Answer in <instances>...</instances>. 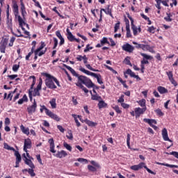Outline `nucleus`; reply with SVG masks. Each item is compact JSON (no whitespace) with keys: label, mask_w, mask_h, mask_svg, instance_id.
Masks as SVG:
<instances>
[{"label":"nucleus","mask_w":178,"mask_h":178,"mask_svg":"<svg viewBox=\"0 0 178 178\" xmlns=\"http://www.w3.org/2000/svg\"><path fill=\"white\" fill-rule=\"evenodd\" d=\"M64 66L72 73L73 76L77 77L79 81H81V83H83L86 87L88 88H93L94 90H99V86H97L94 83H92V81H91L90 78L86 76L79 75L73 68H72V67L69 65H64Z\"/></svg>","instance_id":"f257e3e1"},{"label":"nucleus","mask_w":178,"mask_h":178,"mask_svg":"<svg viewBox=\"0 0 178 178\" xmlns=\"http://www.w3.org/2000/svg\"><path fill=\"white\" fill-rule=\"evenodd\" d=\"M13 12H14V15L15 17H17L18 23L19 24V27H21L22 31H24V26H26L28 29H30L29 26V24L24 22V20H23V18L20 15H19V6H17V3L16 1H13Z\"/></svg>","instance_id":"f03ea898"},{"label":"nucleus","mask_w":178,"mask_h":178,"mask_svg":"<svg viewBox=\"0 0 178 178\" xmlns=\"http://www.w3.org/2000/svg\"><path fill=\"white\" fill-rule=\"evenodd\" d=\"M42 76L47 77L45 79V85L47 88H50V90H55L57 88L56 85L54 83V76L47 72L42 73Z\"/></svg>","instance_id":"7ed1b4c3"},{"label":"nucleus","mask_w":178,"mask_h":178,"mask_svg":"<svg viewBox=\"0 0 178 178\" xmlns=\"http://www.w3.org/2000/svg\"><path fill=\"white\" fill-rule=\"evenodd\" d=\"M79 70L80 72H82V73H85V74H87L88 76H92V77H95V79H97V83H99V84H104V81H102V79H101V74H97L94 72H91L87 70H85L83 67H80Z\"/></svg>","instance_id":"20e7f679"},{"label":"nucleus","mask_w":178,"mask_h":178,"mask_svg":"<svg viewBox=\"0 0 178 178\" xmlns=\"http://www.w3.org/2000/svg\"><path fill=\"white\" fill-rule=\"evenodd\" d=\"M143 168L146 169L148 173H150L151 175H156V173L154 171L151 170L149 168H148V167H147V165L144 162H141L138 165H132L130 167V169H131V170L137 171L140 170V169H143Z\"/></svg>","instance_id":"39448f33"},{"label":"nucleus","mask_w":178,"mask_h":178,"mask_svg":"<svg viewBox=\"0 0 178 178\" xmlns=\"http://www.w3.org/2000/svg\"><path fill=\"white\" fill-rule=\"evenodd\" d=\"M128 18L129 20H131V27L134 35H138V33H141V26H138V28L136 25H134V19H133V17H130V15H128Z\"/></svg>","instance_id":"423d86ee"},{"label":"nucleus","mask_w":178,"mask_h":178,"mask_svg":"<svg viewBox=\"0 0 178 178\" xmlns=\"http://www.w3.org/2000/svg\"><path fill=\"white\" fill-rule=\"evenodd\" d=\"M8 42H9V39L3 37L0 42V52L1 54H5V51H6V47L8 46Z\"/></svg>","instance_id":"0eeeda50"},{"label":"nucleus","mask_w":178,"mask_h":178,"mask_svg":"<svg viewBox=\"0 0 178 178\" xmlns=\"http://www.w3.org/2000/svg\"><path fill=\"white\" fill-rule=\"evenodd\" d=\"M42 88V79H39V83L36 87L33 90V97H41V93H40V91H41V89Z\"/></svg>","instance_id":"6e6552de"},{"label":"nucleus","mask_w":178,"mask_h":178,"mask_svg":"<svg viewBox=\"0 0 178 178\" xmlns=\"http://www.w3.org/2000/svg\"><path fill=\"white\" fill-rule=\"evenodd\" d=\"M140 55H141V56H143L144 58L143 60H142L140 61V65H142L143 66H144V65H149V61H148V60H151L154 58L152 56L147 55L144 53H140Z\"/></svg>","instance_id":"1a4fd4ad"},{"label":"nucleus","mask_w":178,"mask_h":178,"mask_svg":"<svg viewBox=\"0 0 178 178\" xmlns=\"http://www.w3.org/2000/svg\"><path fill=\"white\" fill-rule=\"evenodd\" d=\"M143 122H145V123H147L148 124H149V126L152 127V129H154V130H158V127L154 125V124H156V120H152V119L144 118Z\"/></svg>","instance_id":"9d476101"},{"label":"nucleus","mask_w":178,"mask_h":178,"mask_svg":"<svg viewBox=\"0 0 178 178\" xmlns=\"http://www.w3.org/2000/svg\"><path fill=\"white\" fill-rule=\"evenodd\" d=\"M122 51H125V52L131 54L134 51V47L129 43H126L122 47Z\"/></svg>","instance_id":"9b49d317"},{"label":"nucleus","mask_w":178,"mask_h":178,"mask_svg":"<svg viewBox=\"0 0 178 178\" xmlns=\"http://www.w3.org/2000/svg\"><path fill=\"white\" fill-rule=\"evenodd\" d=\"M31 139L26 138L24 140V152H28L27 149H30L31 148Z\"/></svg>","instance_id":"f8f14e48"},{"label":"nucleus","mask_w":178,"mask_h":178,"mask_svg":"<svg viewBox=\"0 0 178 178\" xmlns=\"http://www.w3.org/2000/svg\"><path fill=\"white\" fill-rule=\"evenodd\" d=\"M35 109H37V102H35V99H34L33 105L29 106L27 108L28 113H29V115H32V113L35 112Z\"/></svg>","instance_id":"ddd939ff"},{"label":"nucleus","mask_w":178,"mask_h":178,"mask_svg":"<svg viewBox=\"0 0 178 178\" xmlns=\"http://www.w3.org/2000/svg\"><path fill=\"white\" fill-rule=\"evenodd\" d=\"M147 111V108H135V115H136V118H140V116H141V115H143L144 113V112H145Z\"/></svg>","instance_id":"4468645a"},{"label":"nucleus","mask_w":178,"mask_h":178,"mask_svg":"<svg viewBox=\"0 0 178 178\" xmlns=\"http://www.w3.org/2000/svg\"><path fill=\"white\" fill-rule=\"evenodd\" d=\"M47 113H48L47 116L51 118V119H53V120H56V122L60 121V118H59V116H58V115L54 113L52 111L47 110Z\"/></svg>","instance_id":"2eb2a0df"},{"label":"nucleus","mask_w":178,"mask_h":178,"mask_svg":"<svg viewBox=\"0 0 178 178\" xmlns=\"http://www.w3.org/2000/svg\"><path fill=\"white\" fill-rule=\"evenodd\" d=\"M162 137L164 141H169L170 143H172V140L169 138V136L168 135V129H166V128H163L162 129Z\"/></svg>","instance_id":"dca6fc26"},{"label":"nucleus","mask_w":178,"mask_h":178,"mask_svg":"<svg viewBox=\"0 0 178 178\" xmlns=\"http://www.w3.org/2000/svg\"><path fill=\"white\" fill-rule=\"evenodd\" d=\"M126 73L127 74H129L131 77L136 79L137 81H140V80H141V78H140L138 75H136V73L133 72L130 69L127 70Z\"/></svg>","instance_id":"f3484780"},{"label":"nucleus","mask_w":178,"mask_h":178,"mask_svg":"<svg viewBox=\"0 0 178 178\" xmlns=\"http://www.w3.org/2000/svg\"><path fill=\"white\" fill-rule=\"evenodd\" d=\"M48 143L50 145V152H51L52 154H55L56 151L55 150V141L54 140V138L49 139Z\"/></svg>","instance_id":"a211bd4d"},{"label":"nucleus","mask_w":178,"mask_h":178,"mask_svg":"<svg viewBox=\"0 0 178 178\" xmlns=\"http://www.w3.org/2000/svg\"><path fill=\"white\" fill-rule=\"evenodd\" d=\"M47 48H45L44 50H42L40 52L36 51L35 50L34 51V54L35 56L33 58L34 60H37V59H38V56H42V55H45V54L47 53Z\"/></svg>","instance_id":"6ab92c4d"},{"label":"nucleus","mask_w":178,"mask_h":178,"mask_svg":"<svg viewBox=\"0 0 178 178\" xmlns=\"http://www.w3.org/2000/svg\"><path fill=\"white\" fill-rule=\"evenodd\" d=\"M104 12V13H106V15H109V16H111V17H112V19H113V15L112 14V8H111V6H108L106 10L102 8L100 12Z\"/></svg>","instance_id":"aec40b11"},{"label":"nucleus","mask_w":178,"mask_h":178,"mask_svg":"<svg viewBox=\"0 0 178 178\" xmlns=\"http://www.w3.org/2000/svg\"><path fill=\"white\" fill-rule=\"evenodd\" d=\"M20 3L22 16L24 18L26 15H27V12L26 11V6H24V3H23V0H20Z\"/></svg>","instance_id":"412c9836"},{"label":"nucleus","mask_w":178,"mask_h":178,"mask_svg":"<svg viewBox=\"0 0 178 178\" xmlns=\"http://www.w3.org/2000/svg\"><path fill=\"white\" fill-rule=\"evenodd\" d=\"M56 158H65L67 156V152L65 150L58 151L56 154Z\"/></svg>","instance_id":"4be33fe9"},{"label":"nucleus","mask_w":178,"mask_h":178,"mask_svg":"<svg viewBox=\"0 0 178 178\" xmlns=\"http://www.w3.org/2000/svg\"><path fill=\"white\" fill-rule=\"evenodd\" d=\"M24 161L25 162V164L27 165L28 166H29V168H31V169H35V165H34V163H33L31 159H24Z\"/></svg>","instance_id":"5701e85b"},{"label":"nucleus","mask_w":178,"mask_h":178,"mask_svg":"<svg viewBox=\"0 0 178 178\" xmlns=\"http://www.w3.org/2000/svg\"><path fill=\"white\" fill-rule=\"evenodd\" d=\"M75 84H76V87H79V88L83 90V91L85 92L86 94H88V89H87V88H86V87H84V86H83V83H81V81H79L78 79V83H76Z\"/></svg>","instance_id":"b1692460"},{"label":"nucleus","mask_w":178,"mask_h":178,"mask_svg":"<svg viewBox=\"0 0 178 178\" xmlns=\"http://www.w3.org/2000/svg\"><path fill=\"white\" fill-rule=\"evenodd\" d=\"M132 43L134 45H136L135 48L137 49H143V51H145V44H138L137 42H133Z\"/></svg>","instance_id":"393cba45"},{"label":"nucleus","mask_w":178,"mask_h":178,"mask_svg":"<svg viewBox=\"0 0 178 178\" xmlns=\"http://www.w3.org/2000/svg\"><path fill=\"white\" fill-rule=\"evenodd\" d=\"M84 122L88 124V126L90 127H95V126H97L98 124V123L97 122H94L91 120H89L88 119H86L84 120Z\"/></svg>","instance_id":"a878e982"},{"label":"nucleus","mask_w":178,"mask_h":178,"mask_svg":"<svg viewBox=\"0 0 178 178\" xmlns=\"http://www.w3.org/2000/svg\"><path fill=\"white\" fill-rule=\"evenodd\" d=\"M156 165H161L162 166H167V168H176L177 169L178 168V165L168 164L165 163L156 162Z\"/></svg>","instance_id":"bb28decb"},{"label":"nucleus","mask_w":178,"mask_h":178,"mask_svg":"<svg viewBox=\"0 0 178 178\" xmlns=\"http://www.w3.org/2000/svg\"><path fill=\"white\" fill-rule=\"evenodd\" d=\"M29 79H33V82L29 91H31V92H33V89L34 88V86H35L37 79H35V76H30Z\"/></svg>","instance_id":"cd10ccee"},{"label":"nucleus","mask_w":178,"mask_h":178,"mask_svg":"<svg viewBox=\"0 0 178 178\" xmlns=\"http://www.w3.org/2000/svg\"><path fill=\"white\" fill-rule=\"evenodd\" d=\"M99 109H102V108H106L108 106V104L105 103L104 101L100 100L97 104Z\"/></svg>","instance_id":"c85d7f7f"},{"label":"nucleus","mask_w":178,"mask_h":178,"mask_svg":"<svg viewBox=\"0 0 178 178\" xmlns=\"http://www.w3.org/2000/svg\"><path fill=\"white\" fill-rule=\"evenodd\" d=\"M157 90L159 91V92H160V94H166L168 92V89H166L163 86H159L157 88Z\"/></svg>","instance_id":"c756f323"},{"label":"nucleus","mask_w":178,"mask_h":178,"mask_svg":"<svg viewBox=\"0 0 178 178\" xmlns=\"http://www.w3.org/2000/svg\"><path fill=\"white\" fill-rule=\"evenodd\" d=\"M20 129L24 134H26V136H29V134H30V129H29V128H26L24 126L21 125Z\"/></svg>","instance_id":"7c9ffc66"},{"label":"nucleus","mask_w":178,"mask_h":178,"mask_svg":"<svg viewBox=\"0 0 178 178\" xmlns=\"http://www.w3.org/2000/svg\"><path fill=\"white\" fill-rule=\"evenodd\" d=\"M45 47H47V44H45V42H41L40 46L38 49H36L35 51L40 53L42 51V49H44V48H45Z\"/></svg>","instance_id":"2f4dec72"},{"label":"nucleus","mask_w":178,"mask_h":178,"mask_svg":"<svg viewBox=\"0 0 178 178\" xmlns=\"http://www.w3.org/2000/svg\"><path fill=\"white\" fill-rule=\"evenodd\" d=\"M27 101H29L27 95H24L23 97L18 101V104L22 105L23 102H27Z\"/></svg>","instance_id":"473e14b6"},{"label":"nucleus","mask_w":178,"mask_h":178,"mask_svg":"<svg viewBox=\"0 0 178 178\" xmlns=\"http://www.w3.org/2000/svg\"><path fill=\"white\" fill-rule=\"evenodd\" d=\"M49 104L52 108V109H56V99L53 98L51 99V101L49 102Z\"/></svg>","instance_id":"72a5a7b5"},{"label":"nucleus","mask_w":178,"mask_h":178,"mask_svg":"<svg viewBox=\"0 0 178 178\" xmlns=\"http://www.w3.org/2000/svg\"><path fill=\"white\" fill-rule=\"evenodd\" d=\"M15 156H16L15 161L22 162V156L19 153V151L15 152Z\"/></svg>","instance_id":"f704fd0d"},{"label":"nucleus","mask_w":178,"mask_h":178,"mask_svg":"<svg viewBox=\"0 0 178 178\" xmlns=\"http://www.w3.org/2000/svg\"><path fill=\"white\" fill-rule=\"evenodd\" d=\"M91 99L92 101H99V99H101V96L98 95V93L92 95Z\"/></svg>","instance_id":"c9c22d12"},{"label":"nucleus","mask_w":178,"mask_h":178,"mask_svg":"<svg viewBox=\"0 0 178 178\" xmlns=\"http://www.w3.org/2000/svg\"><path fill=\"white\" fill-rule=\"evenodd\" d=\"M145 51H149V52H152V54H154L155 52L154 51V49L149 46V44H145Z\"/></svg>","instance_id":"e433bc0d"},{"label":"nucleus","mask_w":178,"mask_h":178,"mask_svg":"<svg viewBox=\"0 0 178 178\" xmlns=\"http://www.w3.org/2000/svg\"><path fill=\"white\" fill-rule=\"evenodd\" d=\"M118 80L120 81V83H122L123 87L124 88H129V86H127V84H126V81H123V79H122V78L120 77H117Z\"/></svg>","instance_id":"4c0bfd02"},{"label":"nucleus","mask_w":178,"mask_h":178,"mask_svg":"<svg viewBox=\"0 0 178 178\" xmlns=\"http://www.w3.org/2000/svg\"><path fill=\"white\" fill-rule=\"evenodd\" d=\"M166 15H167V17H164V20H165V22H172V15H171V13H166Z\"/></svg>","instance_id":"58836bf2"},{"label":"nucleus","mask_w":178,"mask_h":178,"mask_svg":"<svg viewBox=\"0 0 178 178\" xmlns=\"http://www.w3.org/2000/svg\"><path fill=\"white\" fill-rule=\"evenodd\" d=\"M104 66L106 69L114 73V74H118V71L115 70L112 67H110L109 65L104 64Z\"/></svg>","instance_id":"ea45409f"},{"label":"nucleus","mask_w":178,"mask_h":178,"mask_svg":"<svg viewBox=\"0 0 178 178\" xmlns=\"http://www.w3.org/2000/svg\"><path fill=\"white\" fill-rule=\"evenodd\" d=\"M67 40H69L71 42H73V41H74L75 40V37L74 35H73L72 33H69V35H67Z\"/></svg>","instance_id":"a19ab883"},{"label":"nucleus","mask_w":178,"mask_h":178,"mask_svg":"<svg viewBox=\"0 0 178 178\" xmlns=\"http://www.w3.org/2000/svg\"><path fill=\"white\" fill-rule=\"evenodd\" d=\"M124 62H125V63L127 65H128L129 66H133V65L131 64V62L130 61V57L129 56H127L124 60Z\"/></svg>","instance_id":"79ce46f5"},{"label":"nucleus","mask_w":178,"mask_h":178,"mask_svg":"<svg viewBox=\"0 0 178 178\" xmlns=\"http://www.w3.org/2000/svg\"><path fill=\"white\" fill-rule=\"evenodd\" d=\"M101 45H105V44H109V41H108V38L104 37L102 40H100Z\"/></svg>","instance_id":"37998d69"},{"label":"nucleus","mask_w":178,"mask_h":178,"mask_svg":"<svg viewBox=\"0 0 178 178\" xmlns=\"http://www.w3.org/2000/svg\"><path fill=\"white\" fill-rule=\"evenodd\" d=\"M155 30H156V28H155L154 26H152L148 28L147 31L152 34H155Z\"/></svg>","instance_id":"c03bdc74"},{"label":"nucleus","mask_w":178,"mask_h":178,"mask_svg":"<svg viewBox=\"0 0 178 178\" xmlns=\"http://www.w3.org/2000/svg\"><path fill=\"white\" fill-rule=\"evenodd\" d=\"M120 29V22H118L114 26V33H118V31Z\"/></svg>","instance_id":"a18cd8bd"},{"label":"nucleus","mask_w":178,"mask_h":178,"mask_svg":"<svg viewBox=\"0 0 178 178\" xmlns=\"http://www.w3.org/2000/svg\"><path fill=\"white\" fill-rule=\"evenodd\" d=\"M44 111H45L46 115H48V111H49V109H48L45 106L43 105V106H41L40 111L41 112V113H42V112H44Z\"/></svg>","instance_id":"49530a36"},{"label":"nucleus","mask_w":178,"mask_h":178,"mask_svg":"<svg viewBox=\"0 0 178 178\" xmlns=\"http://www.w3.org/2000/svg\"><path fill=\"white\" fill-rule=\"evenodd\" d=\"M138 104H139L140 106H142V108H147L145 106V99L140 100L138 102Z\"/></svg>","instance_id":"de8ad7c7"},{"label":"nucleus","mask_w":178,"mask_h":178,"mask_svg":"<svg viewBox=\"0 0 178 178\" xmlns=\"http://www.w3.org/2000/svg\"><path fill=\"white\" fill-rule=\"evenodd\" d=\"M63 146L65 147V148H66V149H67V151L72 152V146H70V145L67 144V143L64 142Z\"/></svg>","instance_id":"09e8293b"},{"label":"nucleus","mask_w":178,"mask_h":178,"mask_svg":"<svg viewBox=\"0 0 178 178\" xmlns=\"http://www.w3.org/2000/svg\"><path fill=\"white\" fill-rule=\"evenodd\" d=\"M86 67H87V69L91 70L92 72H99V70L92 68V67H91V65L90 64H86Z\"/></svg>","instance_id":"8fccbe9b"},{"label":"nucleus","mask_w":178,"mask_h":178,"mask_svg":"<svg viewBox=\"0 0 178 178\" xmlns=\"http://www.w3.org/2000/svg\"><path fill=\"white\" fill-rule=\"evenodd\" d=\"M28 172L31 176V177H34V176H35V173L34 172V168H29L28 170Z\"/></svg>","instance_id":"3c124183"},{"label":"nucleus","mask_w":178,"mask_h":178,"mask_svg":"<svg viewBox=\"0 0 178 178\" xmlns=\"http://www.w3.org/2000/svg\"><path fill=\"white\" fill-rule=\"evenodd\" d=\"M66 137L68 140H73V133L72 132V130L68 131V135H66Z\"/></svg>","instance_id":"603ef678"},{"label":"nucleus","mask_w":178,"mask_h":178,"mask_svg":"<svg viewBox=\"0 0 178 178\" xmlns=\"http://www.w3.org/2000/svg\"><path fill=\"white\" fill-rule=\"evenodd\" d=\"M155 112L159 116H163V115H165V113H163V112H162L160 108H157L156 110H155Z\"/></svg>","instance_id":"864d4df0"},{"label":"nucleus","mask_w":178,"mask_h":178,"mask_svg":"<svg viewBox=\"0 0 178 178\" xmlns=\"http://www.w3.org/2000/svg\"><path fill=\"white\" fill-rule=\"evenodd\" d=\"M88 169L90 172H97V168L91 165H88Z\"/></svg>","instance_id":"5fc2aeb1"},{"label":"nucleus","mask_w":178,"mask_h":178,"mask_svg":"<svg viewBox=\"0 0 178 178\" xmlns=\"http://www.w3.org/2000/svg\"><path fill=\"white\" fill-rule=\"evenodd\" d=\"M124 22L126 24V29H130V21L126 17H124Z\"/></svg>","instance_id":"6e6d98bb"},{"label":"nucleus","mask_w":178,"mask_h":178,"mask_svg":"<svg viewBox=\"0 0 178 178\" xmlns=\"http://www.w3.org/2000/svg\"><path fill=\"white\" fill-rule=\"evenodd\" d=\"M166 74L169 80H172V79H173V72L172 71L167 72Z\"/></svg>","instance_id":"4d7b16f0"},{"label":"nucleus","mask_w":178,"mask_h":178,"mask_svg":"<svg viewBox=\"0 0 178 178\" xmlns=\"http://www.w3.org/2000/svg\"><path fill=\"white\" fill-rule=\"evenodd\" d=\"M90 49H94L93 47H90V44H87L85 49L83 50V52H88V51H90Z\"/></svg>","instance_id":"13d9d810"},{"label":"nucleus","mask_w":178,"mask_h":178,"mask_svg":"<svg viewBox=\"0 0 178 178\" xmlns=\"http://www.w3.org/2000/svg\"><path fill=\"white\" fill-rule=\"evenodd\" d=\"M15 40H16V38L13 36L10 40V43L8 44V46L13 47V43L15 42Z\"/></svg>","instance_id":"bf43d9fd"},{"label":"nucleus","mask_w":178,"mask_h":178,"mask_svg":"<svg viewBox=\"0 0 178 178\" xmlns=\"http://www.w3.org/2000/svg\"><path fill=\"white\" fill-rule=\"evenodd\" d=\"M127 30V38H131V33L130 32V28H126Z\"/></svg>","instance_id":"052dcab7"},{"label":"nucleus","mask_w":178,"mask_h":178,"mask_svg":"<svg viewBox=\"0 0 178 178\" xmlns=\"http://www.w3.org/2000/svg\"><path fill=\"white\" fill-rule=\"evenodd\" d=\"M34 54V51H31L28 54V55L26 56L25 60H30V56H31Z\"/></svg>","instance_id":"680f3d73"},{"label":"nucleus","mask_w":178,"mask_h":178,"mask_svg":"<svg viewBox=\"0 0 178 178\" xmlns=\"http://www.w3.org/2000/svg\"><path fill=\"white\" fill-rule=\"evenodd\" d=\"M34 54V51H31L28 54V55L26 56L25 60H30V56H31Z\"/></svg>","instance_id":"e2e57ef3"},{"label":"nucleus","mask_w":178,"mask_h":178,"mask_svg":"<svg viewBox=\"0 0 178 178\" xmlns=\"http://www.w3.org/2000/svg\"><path fill=\"white\" fill-rule=\"evenodd\" d=\"M53 40H54V42L53 49H56V47H58V39L56 38H54Z\"/></svg>","instance_id":"0e129e2a"},{"label":"nucleus","mask_w":178,"mask_h":178,"mask_svg":"<svg viewBox=\"0 0 178 178\" xmlns=\"http://www.w3.org/2000/svg\"><path fill=\"white\" fill-rule=\"evenodd\" d=\"M78 162H85V163H88V160H87L86 159H83V158H79L77 159Z\"/></svg>","instance_id":"69168bd1"},{"label":"nucleus","mask_w":178,"mask_h":178,"mask_svg":"<svg viewBox=\"0 0 178 178\" xmlns=\"http://www.w3.org/2000/svg\"><path fill=\"white\" fill-rule=\"evenodd\" d=\"M20 67V65H17V64H15L13 66V70L14 72H17V70H19V68Z\"/></svg>","instance_id":"338daca9"},{"label":"nucleus","mask_w":178,"mask_h":178,"mask_svg":"<svg viewBox=\"0 0 178 178\" xmlns=\"http://www.w3.org/2000/svg\"><path fill=\"white\" fill-rule=\"evenodd\" d=\"M113 109H114V111H115V112H117V113H122V111H121L120 108H119V106H115L113 107Z\"/></svg>","instance_id":"774afa93"}]
</instances>
